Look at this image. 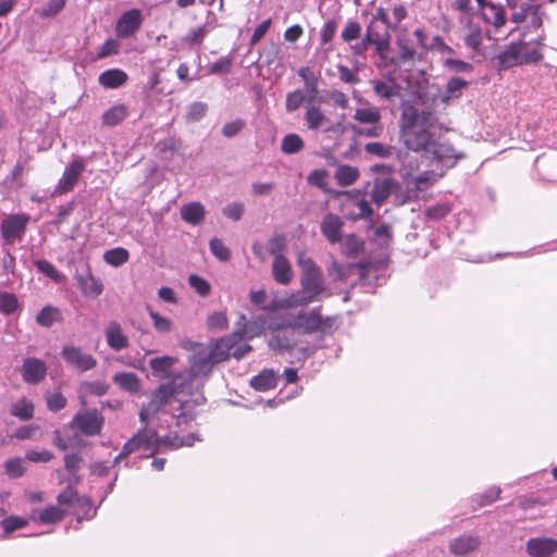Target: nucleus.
Here are the masks:
<instances>
[{
	"label": "nucleus",
	"instance_id": "dca6fc26",
	"mask_svg": "<svg viewBox=\"0 0 557 557\" xmlns=\"http://www.w3.org/2000/svg\"><path fill=\"white\" fill-rule=\"evenodd\" d=\"M317 301L315 298H313L310 294L305 292L302 288L300 290H296L292 293L288 297L280 299V300H273L271 305L265 310L274 311L277 309H290V308H297V307H305L309 304Z\"/></svg>",
	"mask_w": 557,
	"mask_h": 557
},
{
	"label": "nucleus",
	"instance_id": "f3484780",
	"mask_svg": "<svg viewBox=\"0 0 557 557\" xmlns=\"http://www.w3.org/2000/svg\"><path fill=\"white\" fill-rule=\"evenodd\" d=\"M483 33L479 25L469 23L467 25V34L465 35V44L471 50L473 59H484L487 57L486 48L482 44Z\"/></svg>",
	"mask_w": 557,
	"mask_h": 557
},
{
	"label": "nucleus",
	"instance_id": "bf43d9fd",
	"mask_svg": "<svg viewBox=\"0 0 557 557\" xmlns=\"http://www.w3.org/2000/svg\"><path fill=\"white\" fill-rule=\"evenodd\" d=\"M27 520L18 516H10L1 521V525L5 534H10L16 530L23 529L27 525Z\"/></svg>",
	"mask_w": 557,
	"mask_h": 557
},
{
	"label": "nucleus",
	"instance_id": "39448f33",
	"mask_svg": "<svg viewBox=\"0 0 557 557\" xmlns=\"http://www.w3.org/2000/svg\"><path fill=\"white\" fill-rule=\"evenodd\" d=\"M354 120L364 125V127H351L354 134L358 136L377 138L381 137L384 132L382 114L377 107H362L356 109Z\"/></svg>",
	"mask_w": 557,
	"mask_h": 557
},
{
	"label": "nucleus",
	"instance_id": "58836bf2",
	"mask_svg": "<svg viewBox=\"0 0 557 557\" xmlns=\"http://www.w3.org/2000/svg\"><path fill=\"white\" fill-rule=\"evenodd\" d=\"M57 500L59 505H73L75 503H86L88 505V508L92 507V502L87 496H79L76 488L69 485L64 491H62L58 497Z\"/></svg>",
	"mask_w": 557,
	"mask_h": 557
},
{
	"label": "nucleus",
	"instance_id": "4be33fe9",
	"mask_svg": "<svg viewBox=\"0 0 557 557\" xmlns=\"http://www.w3.org/2000/svg\"><path fill=\"white\" fill-rule=\"evenodd\" d=\"M527 552L531 557H549L557 552V540L547 537L531 539L527 543Z\"/></svg>",
	"mask_w": 557,
	"mask_h": 557
},
{
	"label": "nucleus",
	"instance_id": "aec40b11",
	"mask_svg": "<svg viewBox=\"0 0 557 557\" xmlns=\"http://www.w3.org/2000/svg\"><path fill=\"white\" fill-rule=\"evenodd\" d=\"M343 227L344 222L334 213H327L320 224L321 233L331 244H337L342 240Z\"/></svg>",
	"mask_w": 557,
	"mask_h": 557
},
{
	"label": "nucleus",
	"instance_id": "a19ab883",
	"mask_svg": "<svg viewBox=\"0 0 557 557\" xmlns=\"http://www.w3.org/2000/svg\"><path fill=\"white\" fill-rule=\"evenodd\" d=\"M34 265L40 273L51 278L55 283H61L64 280L63 274L50 261L46 259L35 260Z\"/></svg>",
	"mask_w": 557,
	"mask_h": 557
},
{
	"label": "nucleus",
	"instance_id": "13d9d810",
	"mask_svg": "<svg viewBox=\"0 0 557 557\" xmlns=\"http://www.w3.org/2000/svg\"><path fill=\"white\" fill-rule=\"evenodd\" d=\"M188 283L190 287L202 297L208 296L211 292L210 283L199 275L191 274L188 277Z\"/></svg>",
	"mask_w": 557,
	"mask_h": 557
},
{
	"label": "nucleus",
	"instance_id": "338daca9",
	"mask_svg": "<svg viewBox=\"0 0 557 557\" xmlns=\"http://www.w3.org/2000/svg\"><path fill=\"white\" fill-rule=\"evenodd\" d=\"M207 323L211 330H224L227 327L228 320L225 312H214L209 315Z\"/></svg>",
	"mask_w": 557,
	"mask_h": 557
},
{
	"label": "nucleus",
	"instance_id": "393cba45",
	"mask_svg": "<svg viewBox=\"0 0 557 557\" xmlns=\"http://www.w3.org/2000/svg\"><path fill=\"white\" fill-rule=\"evenodd\" d=\"M480 546L478 536L462 535L449 542V552L455 556L468 555Z\"/></svg>",
	"mask_w": 557,
	"mask_h": 557
},
{
	"label": "nucleus",
	"instance_id": "0e129e2a",
	"mask_svg": "<svg viewBox=\"0 0 557 557\" xmlns=\"http://www.w3.org/2000/svg\"><path fill=\"white\" fill-rule=\"evenodd\" d=\"M437 181L436 175L432 171H424L414 177L416 187L419 190H424L432 186Z\"/></svg>",
	"mask_w": 557,
	"mask_h": 557
},
{
	"label": "nucleus",
	"instance_id": "72a5a7b5",
	"mask_svg": "<svg viewBox=\"0 0 557 557\" xmlns=\"http://www.w3.org/2000/svg\"><path fill=\"white\" fill-rule=\"evenodd\" d=\"M113 382L123 391L135 394L140 389V380L133 372H120L113 375Z\"/></svg>",
	"mask_w": 557,
	"mask_h": 557
},
{
	"label": "nucleus",
	"instance_id": "1a4fd4ad",
	"mask_svg": "<svg viewBox=\"0 0 557 557\" xmlns=\"http://www.w3.org/2000/svg\"><path fill=\"white\" fill-rule=\"evenodd\" d=\"M245 321L246 317L244 314L240 315L239 324L243 325L242 330H236L228 336H225L219 341H216L213 348L210 350L209 360L213 363H220L227 360L231 356V350L235 347V345L240 342L245 336Z\"/></svg>",
	"mask_w": 557,
	"mask_h": 557
},
{
	"label": "nucleus",
	"instance_id": "0eeeda50",
	"mask_svg": "<svg viewBox=\"0 0 557 557\" xmlns=\"http://www.w3.org/2000/svg\"><path fill=\"white\" fill-rule=\"evenodd\" d=\"M156 441L157 432L149 431L147 425L144 424V426L124 444L122 451L115 458V461H119L137 450L147 451L149 453V456L154 455L157 453Z\"/></svg>",
	"mask_w": 557,
	"mask_h": 557
},
{
	"label": "nucleus",
	"instance_id": "e2e57ef3",
	"mask_svg": "<svg viewBox=\"0 0 557 557\" xmlns=\"http://www.w3.org/2000/svg\"><path fill=\"white\" fill-rule=\"evenodd\" d=\"M47 408L50 411L57 412L61 409L65 408L67 405V399L61 392H54L53 394L47 396Z\"/></svg>",
	"mask_w": 557,
	"mask_h": 557
},
{
	"label": "nucleus",
	"instance_id": "9b49d317",
	"mask_svg": "<svg viewBox=\"0 0 557 557\" xmlns=\"http://www.w3.org/2000/svg\"><path fill=\"white\" fill-rule=\"evenodd\" d=\"M69 426L78 429L87 436L98 435L103 426V417L96 409H92L85 413L75 414Z\"/></svg>",
	"mask_w": 557,
	"mask_h": 557
},
{
	"label": "nucleus",
	"instance_id": "473e14b6",
	"mask_svg": "<svg viewBox=\"0 0 557 557\" xmlns=\"http://www.w3.org/2000/svg\"><path fill=\"white\" fill-rule=\"evenodd\" d=\"M63 314L61 310L51 305L45 306L36 315V323L44 327H50L54 323H61Z\"/></svg>",
	"mask_w": 557,
	"mask_h": 557
},
{
	"label": "nucleus",
	"instance_id": "2eb2a0df",
	"mask_svg": "<svg viewBox=\"0 0 557 557\" xmlns=\"http://www.w3.org/2000/svg\"><path fill=\"white\" fill-rule=\"evenodd\" d=\"M21 374L25 383L38 384L47 375V366L38 358H26L23 361Z\"/></svg>",
	"mask_w": 557,
	"mask_h": 557
},
{
	"label": "nucleus",
	"instance_id": "6ab92c4d",
	"mask_svg": "<svg viewBox=\"0 0 557 557\" xmlns=\"http://www.w3.org/2000/svg\"><path fill=\"white\" fill-rule=\"evenodd\" d=\"M75 278L79 290L86 297H98L103 292L102 282L94 276L89 268L84 273H76Z\"/></svg>",
	"mask_w": 557,
	"mask_h": 557
},
{
	"label": "nucleus",
	"instance_id": "f8f14e48",
	"mask_svg": "<svg viewBox=\"0 0 557 557\" xmlns=\"http://www.w3.org/2000/svg\"><path fill=\"white\" fill-rule=\"evenodd\" d=\"M144 22L143 13L139 9H131L124 12L115 25V34L120 38H128L135 35Z\"/></svg>",
	"mask_w": 557,
	"mask_h": 557
},
{
	"label": "nucleus",
	"instance_id": "9d476101",
	"mask_svg": "<svg viewBox=\"0 0 557 557\" xmlns=\"http://www.w3.org/2000/svg\"><path fill=\"white\" fill-rule=\"evenodd\" d=\"M85 171V163L82 159H74L63 171L52 193L53 196H61L72 191L77 185L79 177Z\"/></svg>",
	"mask_w": 557,
	"mask_h": 557
},
{
	"label": "nucleus",
	"instance_id": "09e8293b",
	"mask_svg": "<svg viewBox=\"0 0 557 557\" xmlns=\"http://www.w3.org/2000/svg\"><path fill=\"white\" fill-rule=\"evenodd\" d=\"M391 194V185L387 181L375 183L371 190V199L374 203L381 206L386 201Z\"/></svg>",
	"mask_w": 557,
	"mask_h": 557
},
{
	"label": "nucleus",
	"instance_id": "052dcab7",
	"mask_svg": "<svg viewBox=\"0 0 557 557\" xmlns=\"http://www.w3.org/2000/svg\"><path fill=\"white\" fill-rule=\"evenodd\" d=\"M364 151L369 154L376 156L380 158H388L392 156V147L379 141L368 143L364 146Z\"/></svg>",
	"mask_w": 557,
	"mask_h": 557
},
{
	"label": "nucleus",
	"instance_id": "603ef678",
	"mask_svg": "<svg viewBox=\"0 0 557 557\" xmlns=\"http://www.w3.org/2000/svg\"><path fill=\"white\" fill-rule=\"evenodd\" d=\"M162 408L163 405L159 404V401L151 395L149 403L145 405L139 412V420L145 425H148L149 419L156 416Z\"/></svg>",
	"mask_w": 557,
	"mask_h": 557
},
{
	"label": "nucleus",
	"instance_id": "6e6552de",
	"mask_svg": "<svg viewBox=\"0 0 557 557\" xmlns=\"http://www.w3.org/2000/svg\"><path fill=\"white\" fill-rule=\"evenodd\" d=\"M29 220L30 218L26 213L10 214L4 218L0 224V234L4 244L13 245L22 240Z\"/></svg>",
	"mask_w": 557,
	"mask_h": 557
},
{
	"label": "nucleus",
	"instance_id": "ea45409f",
	"mask_svg": "<svg viewBox=\"0 0 557 557\" xmlns=\"http://www.w3.org/2000/svg\"><path fill=\"white\" fill-rule=\"evenodd\" d=\"M305 147L302 138L298 134H287L281 143V150L286 154H294L301 151Z\"/></svg>",
	"mask_w": 557,
	"mask_h": 557
},
{
	"label": "nucleus",
	"instance_id": "cd10ccee",
	"mask_svg": "<svg viewBox=\"0 0 557 557\" xmlns=\"http://www.w3.org/2000/svg\"><path fill=\"white\" fill-rule=\"evenodd\" d=\"M181 218L188 224L199 225L205 221L206 209L198 201L186 203L181 208Z\"/></svg>",
	"mask_w": 557,
	"mask_h": 557
},
{
	"label": "nucleus",
	"instance_id": "37998d69",
	"mask_svg": "<svg viewBox=\"0 0 557 557\" xmlns=\"http://www.w3.org/2000/svg\"><path fill=\"white\" fill-rule=\"evenodd\" d=\"M65 517V510L61 509L58 506H48L47 508L40 510L38 515V519L41 523L50 524L57 523L61 521Z\"/></svg>",
	"mask_w": 557,
	"mask_h": 557
},
{
	"label": "nucleus",
	"instance_id": "b1692460",
	"mask_svg": "<svg viewBox=\"0 0 557 557\" xmlns=\"http://www.w3.org/2000/svg\"><path fill=\"white\" fill-rule=\"evenodd\" d=\"M304 120L309 131H319L325 125L331 124L320 106L308 103L305 108Z\"/></svg>",
	"mask_w": 557,
	"mask_h": 557
},
{
	"label": "nucleus",
	"instance_id": "7ed1b4c3",
	"mask_svg": "<svg viewBox=\"0 0 557 557\" xmlns=\"http://www.w3.org/2000/svg\"><path fill=\"white\" fill-rule=\"evenodd\" d=\"M297 264L301 269L300 286L317 300L326 292L322 270L305 252H299Z\"/></svg>",
	"mask_w": 557,
	"mask_h": 557
},
{
	"label": "nucleus",
	"instance_id": "4d7b16f0",
	"mask_svg": "<svg viewBox=\"0 0 557 557\" xmlns=\"http://www.w3.org/2000/svg\"><path fill=\"white\" fill-rule=\"evenodd\" d=\"M210 250L212 255L220 261L225 262L231 259V250L219 238H212L210 240Z\"/></svg>",
	"mask_w": 557,
	"mask_h": 557
},
{
	"label": "nucleus",
	"instance_id": "7c9ffc66",
	"mask_svg": "<svg viewBox=\"0 0 557 557\" xmlns=\"http://www.w3.org/2000/svg\"><path fill=\"white\" fill-rule=\"evenodd\" d=\"M360 177L358 168L349 164H341L337 166L334 178L341 187H347L355 184Z\"/></svg>",
	"mask_w": 557,
	"mask_h": 557
},
{
	"label": "nucleus",
	"instance_id": "f257e3e1",
	"mask_svg": "<svg viewBox=\"0 0 557 557\" xmlns=\"http://www.w3.org/2000/svg\"><path fill=\"white\" fill-rule=\"evenodd\" d=\"M434 116L429 111H419L413 106H407L401 111L399 121L400 139L409 150L420 152L430 151L433 145Z\"/></svg>",
	"mask_w": 557,
	"mask_h": 557
},
{
	"label": "nucleus",
	"instance_id": "a211bd4d",
	"mask_svg": "<svg viewBox=\"0 0 557 557\" xmlns=\"http://www.w3.org/2000/svg\"><path fill=\"white\" fill-rule=\"evenodd\" d=\"M108 346L114 351H121L129 346V338L117 321H110L104 330Z\"/></svg>",
	"mask_w": 557,
	"mask_h": 557
},
{
	"label": "nucleus",
	"instance_id": "a878e982",
	"mask_svg": "<svg viewBox=\"0 0 557 557\" xmlns=\"http://www.w3.org/2000/svg\"><path fill=\"white\" fill-rule=\"evenodd\" d=\"M272 275L274 281L281 285H287L293 281V268L286 257H277L273 259Z\"/></svg>",
	"mask_w": 557,
	"mask_h": 557
},
{
	"label": "nucleus",
	"instance_id": "c756f323",
	"mask_svg": "<svg viewBox=\"0 0 557 557\" xmlns=\"http://www.w3.org/2000/svg\"><path fill=\"white\" fill-rule=\"evenodd\" d=\"M10 413L21 421H29L35 414V405L28 398L21 397L12 404Z\"/></svg>",
	"mask_w": 557,
	"mask_h": 557
},
{
	"label": "nucleus",
	"instance_id": "c85d7f7f",
	"mask_svg": "<svg viewBox=\"0 0 557 557\" xmlns=\"http://www.w3.org/2000/svg\"><path fill=\"white\" fill-rule=\"evenodd\" d=\"M128 79V75L121 69H110L99 75V84L108 89H115L123 86Z\"/></svg>",
	"mask_w": 557,
	"mask_h": 557
},
{
	"label": "nucleus",
	"instance_id": "f704fd0d",
	"mask_svg": "<svg viewBox=\"0 0 557 557\" xmlns=\"http://www.w3.org/2000/svg\"><path fill=\"white\" fill-rule=\"evenodd\" d=\"M128 110L125 104H116L107 110L102 116V125L114 127L121 124L127 116Z\"/></svg>",
	"mask_w": 557,
	"mask_h": 557
},
{
	"label": "nucleus",
	"instance_id": "bb28decb",
	"mask_svg": "<svg viewBox=\"0 0 557 557\" xmlns=\"http://www.w3.org/2000/svg\"><path fill=\"white\" fill-rule=\"evenodd\" d=\"M277 373L272 369H263L250 380V386L258 392L274 389L277 385Z\"/></svg>",
	"mask_w": 557,
	"mask_h": 557
},
{
	"label": "nucleus",
	"instance_id": "3c124183",
	"mask_svg": "<svg viewBox=\"0 0 557 557\" xmlns=\"http://www.w3.org/2000/svg\"><path fill=\"white\" fill-rule=\"evenodd\" d=\"M208 111V104L205 102L196 101L193 102L186 112V121L190 123H195L203 119Z\"/></svg>",
	"mask_w": 557,
	"mask_h": 557
},
{
	"label": "nucleus",
	"instance_id": "680f3d73",
	"mask_svg": "<svg viewBox=\"0 0 557 557\" xmlns=\"http://www.w3.org/2000/svg\"><path fill=\"white\" fill-rule=\"evenodd\" d=\"M373 90L379 97L383 99H391L398 94L395 86L388 85L382 81L373 82Z\"/></svg>",
	"mask_w": 557,
	"mask_h": 557
},
{
	"label": "nucleus",
	"instance_id": "ddd939ff",
	"mask_svg": "<svg viewBox=\"0 0 557 557\" xmlns=\"http://www.w3.org/2000/svg\"><path fill=\"white\" fill-rule=\"evenodd\" d=\"M61 356L67 364L81 372L91 370L97 366V359L90 354H84L79 347L64 346Z\"/></svg>",
	"mask_w": 557,
	"mask_h": 557
},
{
	"label": "nucleus",
	"instance_id": "c03bdc74",
	"mask_svg": "<svg viewBox=\"0 0 557 557\" xmlns=\"http://www.w3.org/2000/svg\"><path fill=\"white\" fill-rule=\"evenodd\" d=\"M20 307L18 299L14 294L0 293V312L4 315H11Z\"/></svg>",
	"mask_w": 557,
	"mask_h": 557
},
{
	"label": "nucleus",
	"instance_id": "49530a36",
	"mask_svg": "<svg viewBox=\"0 0 557 557\" xmlns=\"http://www.w3.org/2000/svg\"><path fill=\"white\" fill-rule=\"evenodd\" d=\"M176 392L174 383H164L161 384L153 393L152 396L159 401V404L163 405V407L171 403L174 394Z\"/></svg>",
	"mask_w": 557,
	"mask_h": 557
},
{
	"label": "nucleus",
	"instance_id": "c9c22d12",
	"mask_svg": "<svg viewBox=\"0 0 557 557\" xmlns=\"http://www.w3.org/2000/svg\"><path fill=\"white\" fill-rule=\"evenodd\" d=\"M497 60L500 69H509L523 64L520 50L515 42L510 44L507 49L498 55Z\"/></svg>",
	"mask_w": 557,
	"mask_h": 557
},
{
	"label": "nucleus",
	"instance_id": "5fc2aeb1",
	"mask_svg": "<svg viewBox=\"0 0 557 557\" xmlns=\"http://www.w3.org/2000/svg\"><path fill=\"white\" fill-rule=\"evenodd\" d=\"M285 249H286V238L284 235L276 234L268 240V250L272 256H274V258L285 257L283 255Z\"/></svg>",
	"mask_w": 557,
	"mask_h": 557
},
{
	"label": "nucleus",
	"instance_id": "8fccbe9b",
	"mask_svg": "<svg viewBox=\"0 0 557 557\" xmlns=\"http://www.w3.org/2000/svg\"><path fill=\"white\" fill-rule=\"evenodd\" d=\"M306 101V96L301 89H295L286 95L285 110L287 112L297 111Z\"/></svg>",
	"mask_w": 557,
	"mask_h": 557
},
{
	"label": "nucleus",
	"instance_id": "6e6d98bb",
	"mask_svg": "<svg viewBox=\"0 0 557 557\" xmlns=\"http://www.w3.org/2000/svg\"><path fill=\"white\" fill-rule=\"evenodd\" d=\"M82 392L96 396H103L109 391V384L103 381L84 382L81 384Z\"/></svg>",
	"mask_w": 557,
	"mask_h": 557
},
{
	"label": "nucleus",
	"instance_id": "864d4df0",
	"mask_svg": "<svg viewBox=\"0 0 557 557\" xmlns=\"http://www.w3.org/2000/svg\"><path fill=\"white\" fill-rule=\"evenodd\" d=\"M149 317L152 320L153 327L159 333H170L173 327V322L166 317L161 315L159 312L149 310Z\"/></svg>",
	"mask_w": 557,
	"mask_h": 557
},
{
	"label": "nucleus",
	"instance_id": "a18cd8bd",
	"mask_svg": "<svg viewBox=\"0 0 557 557\" xmlns=\"http://www.w3.org/2000/svg\"><path fill=\"white\" fill-rule=\"evenodd\" d=\"M397 48L399 52V59L401 62H410L416 60L418 53L409 39L399 38L397 40Z\"/></svg>",
	"mask_w": 557,
	"mask_h": 557
},
{
	"label": "nucleus",
	"instance_id": "79ce46f5",
	"mask_svg": "<svg viewBox=\"0 0 557 557\" xmlns=\"http://www.w3.org/2000/svg\"><path fill=\"white\" fill-rule=\"evenodd\" d=\"M129 259V252L123 247L112 248L104 252L103 260L113 267H120L126 263Z\"/></svg>",
	"mask_w": 557,
	"mask_h": 557
},
{
	"label": "nucleus",
	"instance_id": "4c0bfd02",
	"mask_svg": "<svg viewBox=\"0 0 557 557\" xmlns=\"http://www.w3.org/2000/svg\"><path fill=\"white\" fill-rule=\"evenodd\" d=\"M176 358L172 356H162L149 361V366L154 375L168 377L172 367L176 363Z\"/></svg>",
	"mask_w": 557,
	"mask_h": 557
},
{
	"label": "nucleus",
	"instance_id": "2f4dec72",
	"mask_svg": "<svg viewBox=\"0 0 557 557\" xmlns=\"http://www.w3.org/2000/svg\"><path fill=\"white\" fill-rule=\"evenodd\" d=\"M269 346L271 349L284 354L292 351L296 343L290 334L278 330L270 338Z\"/></svg>",
	"mask_w": 557,
	"mask_h": 557
},
{
	"label": "nucleus",
	"instance_id": "774afa93",
	"mask_svg": "<svg viewBox=\"0 0 557 557\" xmlns=\"http://www.w3.org/2000/svg\"><path fill=\"white\" fill-rule=\"evenodd\" d=\"M120 49V44L115 39H108L106 42L99 48L97 53L98 59H104L110 55L116 54Z\"/></svg>",
	"mask_w": 557,
	"mask_h": 557
},
{
	"label": "nucleus",
	"instance_id": "f03ea898",
	"mask_svg": "<svg viewBox=\"0 0 557 557\" xmlns=\"http://www.w3.org/2000/svg\"><path fill=\"white\" fill-rule=\"evenodd\" d=\"M330 195L334 199L343 198L339 210L347 220H366L373 215V210L362 190H330Z\"/></svg>",
	"mask_w": 557,
	"mask_h": 557
},
{
	"label": "nucleus",
	"instance_id": "412c9836",
	"mask_svg": "<svg viewBox=\"0 0 557 557\" xmlns=\"http://www.w3.org/2000/svg\"><path fill=\"white\" fill-rule=\"evenodd\" d=\"M542 38L537 37L525 41L523 39L515 42L520 50L523 64L537 63L543 59L541 48L543 46Z\"/></svg>",
	"mask_w": 557,
	"mask_h": 557
},
{
	"label": "nucleus",
	"instance_id": "de8ad7c7",
	"mask_svg": "<svg viewBox=\"0 0 557 557\" xmlns=\"http://www.w3.org/2000/svg\"><path fill=\"white\" fill-rule=\"evenodd\" d=\"M327 178H329V172L324 169L313 170L310 172V174L307 177V182L309 185L315 186L321 188L322 190L330 194V190L327 188Z\"/></svg>",
	"mask_w": 557,
	"mask_h": 557
},
{
	"label": "nucleus",
	"instance_id": "423d86ee",
	"mask_svg": "<svg viewBox=\"0 0 557 557\" xmlns=\"http://www.w3.org/2000/svg\"><path fill=\"white\" fill-rule=\"evenodd\" d=\"M334 323V317L324 318L321 314V308L317 307L309 311H299L295 320L288 323V326L294 330H299L304 334H313L333 327Z\"/></svg>",
	"mask_w": 557,
	"mask_h": 557
},
{
	"label": "nucleus",
	"instance_id": "69168bd1",
	"mask_svg": "<svg viewBox=\"0 0 557 557\" xmlns=\"http://www.w3.org/2000/svg\"><path fill=\"white\" fill-rule=\"evenodd\" d=\"M361 26L356 21H349L342 32V39L346 42L357 39L360 36Z\"/></svg>",
	"mask_w": 557,
	"mask_h": 557
},
{
	"label": "nucleus",
	"instance_id": "5701e85b",
	"mask_svg": "<svg viewBox=\"0 0 557 557\" xmlns=\"http://www.w3.org/2000/svg\"><path fill=\"white\" fill-rule=\"evenodd\" d=\"M434 157V159L447 166H454L456 162L462 157L460 153L456 151L454 146L447 141L445 143H434L431 146L430 150Z\"/></svg>",
	"mask_w": 557,
	"mask_h": 557
},
{
	"label": "nucleus",
	"instance_id": "e433bc0d",
	"mask_svg": "<svg viewBox=\"0 0 557 557\" xmlns=\"http://www.w3.org/2000/svg\"><path fill=\"white\" fill-rule=\"evenodd\" d=\"M468 86V82L461 77H451L446 85L445 92L442 96V102L449 103L453 99H458L462 90Z\"/></svg>",
	"mask_w": 557,
	"mask_h": 557
},
{
	"label": "nucleus",
	"instance_id": "20e7f679",
	"mask_svg": "<svg viewBox=\"0 0 557 557\" xmlns=\"http://www.w3.org/2000/svg\"><path fill=\"white\" fill-rule=\"evenodd\" d=\"M511 12V21L524 23L527 27L539 29L543 26L544 12L535 0H506Z\"/></svg>",
	"mask_w": 557,
	"mask_h": 557
},
{
	"label": "nucleus",
	"instance_id": "4468645a",
	"mask_svg": "<svg viewBox=\"0 0 557 557\" xmlns=\"http://www.w3.org/2000/svg\"><path fill=\"white\" fill-rule=\"evenodd\" d=\"M483 21L493 25L495 28H500L506 24L505 9L502 4L494 3L488 0H475Z\"/></svg>",
	"mask_w": 557,
	"mask_h": 557
}]
</instances>
